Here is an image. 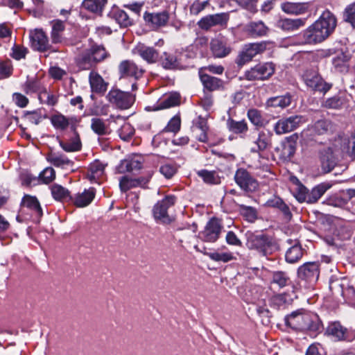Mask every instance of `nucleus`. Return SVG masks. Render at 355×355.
Masks as SVG:
<instances>
[{
	"label": "nucleus",
	"mask_w": 355,
	"mask_h": 355,
	"mask_svg": "<svg viewBox=\"0 0 355 355\" xmlns=\"http://www.w3.org/2000/svg\"><path fill=\"white\" fill-rule=\"evenodd\" d=\"M337 25L335 15L325 10L319 19L305 29L302 35V44H316L327 39L334 31Z\"/></svg>",
	"instance_id": "f257e3e1"
},
{
	"label": "nucleus",
	"mask_w": 355,
	"mask_h": 355,
	"mask_svg": "<svg viewBox=\"0 0 355 355\" xmlns=\"http://www.w3.org/2000/svg\"><path fill=\"white\" fill-rule=\"evenodd\" d=\"M285 322L287 326L296 331H307L314 336L323 329L319 316L316 313L304 310L292 312L286 317Z\"/></svg>",
	"instance_id": "f03ea898"
},
{
	"label": "nucleus",
	"mask_w": 355,
	"mask_h": 355,
	"mask_svg": "<svg viewBox=\"0 0 355 355\" xmlns=\"http://www.w3.org/2000/svg\"><path fill=\"white\" fill-rule=\"evenodd\" d=\"M245 237L247 248L257 250L263 256L270 255L277 250L275 240L263 232L248 231Z\"/></svg>",
	"instance_id": "7ed1b4c3"
},
{
	"label": "nucleus",
	"mask_w": 355,
	"mask_h": 355,
	"mask_svg": "<svg viewBox=\"0 0 355 355\" xmlns=\"http://www.w3.org/2000/svg\"><path fill=\"white\" fill-rule=\"evenodd\" d=\"M118 71L121 78H132L134 79L135 81L132 83V91L137 89V80L143 77L146 72L143 67L130 60L121 61L119 64Z\"/></svg>",
	"instance_id": "20e7f679"
},
{
	"label": "nucleus",
	"mask_w": 355,
	"mask_h": 355,
	"mask_svg": "<svg viewBox=\"0 0 355 355\" xmlns=\"http://www.w3.org/2000/svg\"><path fill=\"white\" fill-rule=\"evenodd\" d=\"M302 78L306 85L314 92L326 94L332 87V84L327 83L316 71L312 69L306 70Z\"/></svg>",
	"instance_id": "39448f33"
},
{
	"label": "nucleus",
	"mask_w": 355,
	"mask_h": 355,
	"mask_svg": "<svg viewBox=\"0 0 355 355\" xmlns=\"http://www.w3.org/2000/svg\"><path fill=\"white\" fill-rule=\"evenodd\" d=\"M177 198L173 195L166 196L162 200L158 201L153 207V215L155 220L162 223H169L171 218L168 214L169 207L176 202Z\"/></svg>",
	"instance_id": "423d86ee"
},
{
	"label": "nucleus",
	"mask_w": 355,
	"mask_h": 355,
	"mask_svg": "<svg viewBox=\"0 0 355 355\" xmlns=\"http://www.w3.org/2000/svg\"><path fill=\"white\" fill-rule=\"evenodd\" d=\"M223 225L218 218H211L206 224L203 230L199 232L198 237L207 243H215L220 237Z\"/></svg>",
	"instance_id": "0eeeda50"
},
{
	"label": "nucleus",
	"mask_w": 355,
	"mask_h": 355,
	"mask_svg": "<svg viewBox=\"0 0 355 355\" xmlns=\"http://www.w3.org/2000/svg\"><path fill=\"white\" fill-rule=\"evenodd\" d=\"M275 65L272 62L258 64L245 72V78L248 80H265L275 73Z\"/></svg>",
	"instance_id": "6e6552de"
},
{
	"label": "nucleus",
	"mask_w": 355,
	"mask_h": 355,
	"mask_svg": "<svg viewBox=\"0 0 355 355\" xmlns=\"http://www.w3.org/2000/svg\"><path fill=\"white\" fill-rule=\"evenodd\" d=\"M266 49L265 43H250L245 45L239 52L235 62L239 67H243L250 62L257 55L263 53Z\"/></svg>",
	"instance_id": "1a4fd4ad"
},
{
	"label": "nucleus",
	"mask_w": 355,
	"mask_h": 355,
	"mask_svg": "<svg viewBox=\"0 0 355 355\" xmlns=\"http://www.w3.org/2000/svg\"><path fill=\"white\" fill-rule=\"evenodd\" d=\"M106 98L111 103L123 110L130 107L135 101V96L118 89H112L108 92Z\"/></svg>",
	"instance_id": "9d476101"
},
{
	"label": "nucleus",
	"mask_w": 355,
	"mask_h": 355,
	"mask_svg": "<svg viewBox=\"0 0 355 355\" xmlns=\"http://www.w3.org/2000/svg\"><path fill=\"white\" fill-rule=\"evenodd\" d=\"M169 13L166 10L157 12H146L144 19L146 25L154 31L165 27L169 21Z\"/></svg>",
	"instance_id": "9b49d317"
},
{
	"label": "nucleus",
	"mask_w": 355,
	"mask_h": 355,
	"mask_svg": "<svg viewBox=\"0 0 355 355\" xmlns=\"http://www.w3.org/2000/svg\"><path fill=\"white\" fill-rule=\"evenodd\" d=\"M230 16L228 13L222 12L215 15H209L202 17L198 22V26L205 31L209 30L214 26L226 27Z\"/></svg>",
	"instance_id": "f8f14e48"
},
{
	"label": "nucleus",
	"mask_w": 355,
	"mask_h": 355,
	"mask_svg": "<svg viewBox=\"0 0 355 355\" xmlns=\"http://www.w3.org/2000/svg\"><path fill=\"white\" fill-rule=\"evenodd\" d=\"M304 121L302 116H291L279 119L274 126L277 135H283L293 131Z\"/></svg>",
	"instance_id": "ddd939ff"
},
{
	"label": "nucleus",
	"mask_w": 355,
	"mask_h": 355,
	"mask_svg": "<svg viewBox=\"0 0 355 355\" xmlns=\"http://www.w3.org/2000/svg\"><path fill=\"white\" fill-rule=\"evenodd\" d=\"M298 277L312 284L320 276V266L318 262H308L301 266L297 270Z\"/></svg>",
	"instance_id": "4468645a"
},
{
	"label": "nucleus",
	"mask_w": 355,
	"mask_h": 355,
	"mask_svg": "<svg viewBox=\"0 0 355 355\" xmlns=\"http://www.w3.org/2000/svg\"><path fill=\"white\" fill-rule=\"evenodd\" d=\"M50 121L56 130H65L70 128L72 131L76 130V127L80 121L76 116L67 117L58 112L51 115Z\"/></svg>",
	"instance_id": "2eb2a0df"
},
{
	"label": "nucleus",
	"mask_w": 355,
	"mask_h": 355,
	"mask_svg": "<svg viewBox=\"0 0 355 355\" xmlns=\"http://www.w3.org/2000/svg\"><path fill=\"white\" fill-rule=\"evenodd\" d=\"M234 180L240 188L245 191H254L259 186L258 182L248 171L243 168H239L236 171Z\"/></svg>",
	"instance_id": "dca6fc26"
},
{
	"label": "nucleus",
	"mask_w": 355,
	"mask_h": 355,
	"mask_svg": "<svg viewBox=\"0 0 355 355\" xmlns=\"http://www.w3.org/2000/svg\"><path fill=\"white\" fill-rule=\"evenodd\" d=\"M30 39L32 47L40 52L51 50L49 37L42 29H35L30 32Z\"/></svg>",
	"instance_id": "f3484780"
},
{
	"label": "nucleus",
	"mask_w": 355,
	"mask_h": 355,
	"mask_svg": "<svg viewBox=\"0 0 355 355\" xmlns=\"http://www.w3.org/2000/svg\"><path fill=\"white\" fill-rule=\"evenodd\" d=\"M60 96L61 94L58 87H52L49 89L44 87L38 95V100L41 104L53 107L58 105Z\"/></svg>",
	"instance_id": "a211bd4d"
},
{
	"label": "nucleus",
	"mask_w": 355,
	"mask_h": 355,
	"mask_svg": "<svg viewBox=\"0 0 355 355\" xmlns=\"http://www.w3.org/2000/svg\"><path fill=\"white\" fill-rule=\"evenodd\" d=\"M249 141L250 152L260 153L270 146L271 137L264 131H259L257 137H249Z\"/></svg>",
	"instance_id": "6ab92c4d"
},
{
	"label": "nucleus",
	"mask_w": 355,
	"mask_h": 355,
	"mask_svg": "<svg viewBox=\"0 0 355 355\" xmlns=\"http://www.w3.org/2000/svg\"><path fill=\"white\" fill-rule=\"evenodd\" d=\"M334 123L328 119H320L309 126L304 132L310 137L323 135L334 131Z\"/></svg>",
	"instance_id": "aec40b11"
},
{
	"label": "nucleus",
	"mask_w": 355,
	"mask_h": 355,
	"mask_svg": "<svg viewBox=\"0 0 355 355\" xmlns=\"http://www.w3.org/2000/svg\"><path fill=\"white\" fill-rule=\"evenodd\" d=\"M199 77L203 85V92L211 93L224 89V81L220 78L211 76L202 70L199 71Z\"/></svg>",
	"instance_id": "412c9836"
},
{
	"label": "nucleus",
	"mask_w": 355,
	"mask_h": 355,
	"mask_svg": "<svg viewBox=\"0 0 355 355\" xmlns=\"http://www.w3.org/2000/svg\"><path fill=\"white\" fill-rule=\"evenodd\" d=\"M326 334L331 336L336 341H351L348 330L339 322H330L327 329Z\"/></svg>",
	"instance_id": "4be33fe9"
},
{
	"label": "nucleus",
	"mask_w": 355,
	"mask_h": 355,
	"mask_svg": "<svg viewBox=\"0 0 355 355\" xmlns=\"http://www.w3.org/2000/svg\"><path fill=\"white\" fill-rule=\"evenodd\" d=\"M107 164L98 159L94 160L88 167L87 178L92 183H100L105 176V168Z\"/></svg>",
	"instance_id": "5701e85b"
},
{
	"label": "nucleus",
	"mask_w": 355,
	"mask_h": 355,
	"mask_svg": "<svg viewBox=\"0 0 355 355\" xmlns=\"http://www.w3.org/2000/svg\"><path fill=\"white\" fill-rule=\"evenodd\" d=\"M95 196V189L90 187L88 189H84L83 192H78L71 196V203L78 208L85 207L91 204Z\"/></svg>",
	"instance_id": "b1692460"
},
{
	"label": "nucleus",
	"mask_w": 355,
	"mask_h": 355,
	"mask_svg": "<svg viewBox=\"0 0 355 355\" xmlns=\"http://www.w3.org/2000/svg\"><path fill=\"white\" fill-rule=\"evenodd\" d=\"M133 53L139 55L148 64H155L159 60V51L144 44H137L133 49Z\"/></svg>",
	"instance_id": "393cba45"
},
{
	"label": "nucleus",
	"mask_w": 355,
	"mask_h": 355,
	"mask_svg": "<svg viewBox=\"0 0 355 355\" xmlns=\"http://www.w3.org/2000/svg\"><path fill=\"white\" fill-rule=\"evenodd\" d=\"M162 67L165 69L175 70L182 69L184 65L182 63V58L168 52H164L159 55V60Z\"/></svg>",
	"instance_id": "a878e982"
},
{
	"label": "nucleus",
	"mask_w": 355,
	"mask_h": 355,
	"mask_svg": "<svg viewBox=\"0 0 355 355\" xmlns=\"http://www.w3.org/2000/svg\"><path fill=\"white\" fill-rule=\"evenodd\" d=\"M149 182V178L140 177L132 178L128 175L123 176L119 180V187L122 192H126L128 190L136 188H145Z\"/></svg>",
	"instance_id": "bb28decb"
},
{
	"label": "nucleus",
	"mask_w": 355,
	"mask_h": 355,
	"mask_svg": "<svg viewBox=\"0 0 355 355\" xmlns=\"http://www.w3.org/2000/svg\"><path fill=\"white\" fill-rule=\"evenodd\" d=\"M89 82L92 92L103 95L107 89L108 83L96 71H92L89 75Z\"/></svg>",
	"instance_id": "cd10ccee"
},
{
	"label": "nucleus",
	"mask_w": 355,
	"mask_h": 355,
	"mask_svg": "<svg viewBox=\"0 0 355 355\" xmlns=\"http://www.w3.org/2000/svg\"><path fill=\"white\" fill-rule=\"evenodd\" d=\"M296 150V138L294 136L287 137L282 143L280 158L284 161H288L294 155Z\"/></svg>",
	"instance_id": "c85d7f7f"
},
{
	"label": "nucleus",
	"mask_w": 355,
	"mask_h": 355,
	"mask_svg": "<svg viewBox=\"0 0 355 355\" xmlns=\"http://www.w3.org/2000/svg\"><path fill=\"white\" fill-rule=\"evenodd\" d=\"M51 39L53 44H60L64 40L65 30L64 22L60 19H53L51 21Z\"/></svg>",
	"instance_id": "c756f323"
},
{
	"label": "nucleus",
	"mask_w": 355,
	"mask_h": 355,
	"mask_svg": "<svg viewBox=\"0 0 355 355\" xmlns=\"http://www.w3.org/2000/svg\"><path fill=\"white\" fill-rule=\"evenodd\" d=\"M347 105L346 96L341 93L328 98L322 103V106L326 109L341 110L346 107Z\"/></svg>",
	"instance_id": "7c9ffc66"
},
{
	"label": "nucleus",
	"mask_w": 355,
	"mask_h": 355,
	"mask_svg": "<svg viewBox=\"0 0 355 355\" xmlns=\"http://www.w3.org/2000/svg\"><path fill=\"white\" fill-rule=\"evenodd\" d=\"M209 130L207 121L202 116H199L193 123V131L196 135L197 139L205 143L207 141V132Z\"/></svg>",
	"instance_id": "2f4dec72"
},
{
	"label": "nucleus",
	"mask_w": 355,
	"mask_h": 355,
	"mask_svg": "<svg viewBox=\"0 0 355 355\" xmlns=\"http://www.w3.org/2000/svg\"><path fill=\"white\" fill-rule=\"evenodd\" d=\"M180 103V96L178 93H170L164 95L157 102L154 110L167 109L176 105Z\"/></svg>",
	"instance_id": "473e14b6"
},
{
	"label": "nucleus",
	"mask_w": 355,
	"mask_h": 355,
	"mask_svg": "<svg viewBox=\"0 0 355 355\" xmlns=\"http://www.w3.org/2000/svg\"><path fill=\"white\" fill-rule=\"evenodd\" d=\"M309 8V3L285 2L282 3V10L289 15H302L306 13Z\"/></svg>",
	"instance_id": "72a5a7b5"
},
{
	"label": "nucleus",
	"mask_w": 355,
	"mask_h": 355,
	"mask_svg": "<svg viewBox=\"0 0 355 355\" xmlns=\"http://www.w3.org/2000/svg\"><path fill=\"white\" fill-rule=\"evenodd\" d=\"M46 160L55 167L64 168L71 166L73 164V161L69 159L66 155L60 153L51 152L46 155Z\"/></svg>",
	"instance_id": "f704fd0d"
},
{
	"label": "nucleus",
	"mask_w": 355,
	"mask_h": 355,
	"mask_svg": "<svg viewBox=\"0 0 355 355\" xmlns=\"http://www.w3.org/2000/svg\"><path fill=\"white\" fill-rule=\"evenodd\" d=\"M268 30V28L261 21H251L245 26V31L252 37L265 36Z\"/></svg>",
	"instance_id": "c9c22d12"
},
{
	"label": "nucleus",
	"mask_w": 355,
	"mask_h": 355,
	"mask_svg": "<svg viewBox=\"0 0 355 355\" xmlns=\"http://www.w3.org/2000/svg\"><path fill=\"white\" fill-rule=\"evenodd\" d=\"M21 204L24 207L30 209L32 214L37 219H40L42 216V209L36 197L25 195L22 199Z\"/></svg>",
	"instance_id": "e433bc0d"
},
{
	"label": "nucleus",
	"mask_w": 355,
	"mask_h": 355,
	"mask_svg": "<svg viewBox=\"0 0 355 355\" xmlns=\"http://www.w3.org/2000/svg\"><path fill=\"white\" fill-rule=\"evenodd\" d=\"M306 19H281L277 21V27L286 31H295L304 26Z\"/></svg>",
	"instance_id": "4c0bfd02"
},
{
	"label": "nucleus",
	"mask_w": 355,
	"mask_h": 355,
	"mask_svg": "<svg viewBox=\"0 0 355 355\" xmlns=\"http://www.w3.org/2000/svg\"><path fill=\"white\" fill-rule=\"evenodd\" d=\"M90 127L92 131L99 136L108 135L112 132L110 123L106 120L98 117L91 119Z\"/></svg>",
	"instance_id": "58836bf2"
},
{
	"label": "nucleus",
	"mask_w": 355,
	"mask_h": 355,
	"mask_svg": "<svg viewBox=\"0 0 355 355\" xmlns=\"http://www.w3.org/2000/svg\"><path fill=\"white\" fill-rule=\"evenodd\" d=\"M50 189L53 199L60 202L71 203V196L67 189L58 184H53L50 187Z\"/></svg>",
	"instance_id": "ea45409f"
},
{
	"label": "nucleus",
	"mask_w": 355,
	"mask_h": 355,
	"mask_svg": "<svg viewBox=\"0 0 355 355\" xmlns=\"http://www.w3.org/2000/svg\"><path fill=\"white\" fill-rule=\"evenodd\" d=\"M211 50L216 58H223L229 55L232 51L227 43L220 39H214L211 42Z\"/></svg>",
	"instance_id": "a19ab883"
},
{
	"label": "nucleus",
	"mask_w": 355,
	"mask_h": 355,
	"mask_svg": "<svg viewBox=\"0 0 355 355\" xmlns=\"http://www.w3.org/2000/svg\"><path fill=\"white\" fill-rule=\"evenodd\" d=\"M141 159L140 157H135L122 160L118 166V171L119 173L132 172L135 170L141 168Z\"/></svg>",
	"instance_id": "79ce46f5"
},
{
	"label": "nucleus",
	"mask_w": 355,
	"mask_h": 355,
	"mask_svg": "<svg viewBox=\"0 0 355 355\" xmlns=\"http://www.w3.org/2000/svg\"><path fill=\"white\" fill-rule=\"evenodd\" d=\"M337 142L340 144V150L349 157H355V130L349 137H342Z\"/></svg>",
	"instance_id": "37998d69"
},
{
	"label": "nucleus",
	"mask_w": 355,
	"mask_h": 355,
	"mask_svg": "<svg viewBox=\"0 0 355 355\" xmlns=\"http://www.w3.org/2000/svg\"><path fill=\"white\" fill-rule=\"evenodd\" d=\"M291 103V96L290 94H286L284 96H279L275 97H271L267 100L266 105L267 107H273L284 109L289 106Z\"/></svg>",
	"instance_id": "c03bdc74"
},
{
	"label": "nucleus",
	"mask_w": 355,
	"mask_h": 355,
	"mask_svg": "<svg viewBox=\"0 0 355 355\" xmlns=\"http://www.w3.org/2000/svg\"><path fill=\"white\" fill-rule=\"evenodd\" d=\"M338 286L340 289L341 295L345 299V302L349 304H355V288L348 284H337L334 283L332 287Z\"/></svg>",
	"instance_id": "a18cd8bd"
},
{
	"label": "nucleus",
	"mask_w": 355,
	"mask_h": 355,
	"mask_svg": "<svg viewBox=\"0 0 355 355\" xmlns=\"http://www.w3.org/2000/svg\"><path fill=\"white\" fill-rule=\"evenodd\" d=\"M329 188L330 185L327 183L318 184L311 191H309L306 202L309 204L317 202Z\"/></svg>",
	"instance_id": "49530a36"
},
{
	"label": "nucleus",
	"mask_w": 355,
	"mask_h": 355,
	"mask_svg": "<svg viewBox=\"0 0 355 355\" xmlns=\"http://www.w3.org/2000/svg\"><path fill=\"white\" fill-rule=\"evenodd\" d=\"M293 182L294 184V187L292 189V192L294 197L300 202H306L309 189L296 178H294Z\"/></svg>",
	"instance_id": "de8ad7c7"
},
{
	"label": "nucleus",
	"mask_w": 355,
	"mask_h": 355,
	"mask_svg": "<svg viewBox=\"0 0 355 355\" xmlns=\"http://www.w3.org/2000/svg\"><path fill=\"white\" fill-rule=\"evenodd\" d=\"M110 17L114 19L120 26L128 27L132 24V19L123 10L114 8L110 12Z\"/></svg>",
	"instance_id": "09e8293b"
},
{
	"label": "nucleus",
	"mask_w": 355,
	"mask_h": 355,
	"mask_svg": "<svg viewBox=\"0 0 355 355\" xmlns=\"http://www.w3.org/2000/svg\"><path fill=\"white\" fill-rule=\"evenodd\" d=\"M75 137L70 140L60 141V146L66 152H76L81 149L82 144L80 137L76 132L73 131Z\"/></svg>",
	"instance_id": "8fccbe9b"
},
{
	"label": "nucleus",
	"mask_w": 355,
	"mask_h": 355,
	"mask_svg": "<svg viewBox=\"0 0 355 355\" xmlns=\"http://www.w3.org/2000/svg\"><path fill=\"white\" fill-rule=\"evenodd\" d=\"M227 125L230 132L241 136L245 135L248 130V123L245 120L238 121L229 119L227 121Z\"/></svg>",
	"instance_id": "3c124183"
},
{
	"label": "nucleus",
	"mask_w": 355,
	"mask_h": 355,
	"mask_svg": "<svg viewBox=\"0 0 355 355\" xmlns=\"http://www.w3.org/2000/svg\"><path fill=\"white\" fill-rule=\"evenodd\" d=\"M107 2V0H84L82 8L90 12L100 14Z\"/></svg>",
	"instance_id": "603ef678"
},
{
	"label": "nucleus",
	"mask_w": 355,
	"mask_h": 355,
	"mask_svg": "<svg viewBox=\"0 0 355 355\" xmlns=\"http://www.w3.org/2000/svg\"><path fill=\"white\" fill-rule=\"evenodd\" d=\"M349 58L345 53H339L332 60L335 69L340 73H346L349 69Z\"/></svg>",
	"instance_id": "864d4df0"
},
{
	"label": "nucleus",
	"mask_w": 355,
	"mask_h": 355,
	"mask_svg": "<svg viewBox=\"0 0 355 355\" xmlns=\"http://www.w3.org/2000/svg\"><path fill=\"white\" fill-rule=\"evenodd\" d=\"M271 275V284H277L279 288H284L291 282L290 277L286 272L273 271Z\"/></svg>",
	"instance_id": "5fc2aeb1"
},
{
	"label": "nucleus",
	"mask_w": 355,
	"mask_h": 355,
	"mask_svg": "<svg viewBox=\"0 0 355 355\" xmlns=\"http://www.w3.org/2000/svg\"><path fill=\"white\" fill-rule=\"evenodd\" d=\"M248 117L254 125L259 128L264 127L268 123L261 112L257 109H250L248 111Z\"/></svg>",
	"instance_id": "6e6d98bb"
},
{
	"label": "nucleus",
	"mask_w": 355,
	"mask_h": 355,
	"mask_svg": "<svg viewBox=\"0 0 355 355\" xmlns=\"http://www.w3.org/2000/svg\"><path fill=\"white\" fill-rule=\"evenodd\" d=\"M44 87L40 80L35 78L27 80L23 85L22 89L26 94L37 93L38 96Z\"/></svg>",
	"instance_id": "4d7b16f0"
},
{
	"label": "nucleus",
	"mask_w": 355,
	"mask_h": 355,
	"mask_svg": "<svg viewBox=\"0 0 355 355\" xmlns=\"http://www.w3.org/2000/svg\"><path fill=\"white\" fill-rule=\"evenodd\" d=\"M241 215L248 222L254 223L258 216V212L254 207L244 205H237Z\"/></svg>",
	"instance_id": "13d9d810"
},
{
	"label": "nucleus",
	"mask_w": 355,
	"mask_h": 355,
	"mask_svg": "<svg viewBox=\"0 0 355 355\" xmlns=\"http://www.w3.org/2000/svg\"><path fill=\"white\" fill-rule=\"evenodd\" d=\"M303 255V250L300 245H294L286 253V261L291 263L298 261Z\"/></svg>",
	"instance_id": "bf43d9fd"
},
{
	"label": "nucleus",
	"mask_w": 355,
	"mask_h": 355,
	"mask_svg": "<svg viewBox=\"0 0 355 355\" xmlns=\"http://www.w3.org/2000/svg\"><path fill=\"white\" fill-rule=\"evenodd\" d=\"M197 174L205 183L217 184L220 182V178L215 171L203 169L197 171Z\"/></svg>",
	"instance_id": "052dcab7"
},
{
	"label": "nucleus",
	"mask_w": 355,
	"mask_h": 355,
	"mask_svg": "<svg viewBox=\"0 0 355 355\" xmlns=\"http://www.w3.org/2000/svg\"><path fill=\"white\" fill-rule=\"evenodd\" d=\"M97 62L93 59V55L89 51L84 53L79 62L80 67L84 70H88L94 67Z\"/></svg>",
	"instance_id": "680f3d73"
},
{
	"label": "nucleus",
	"mask_w": 355,
	"mask_h": 355,
	"mask_svg": "<svg viewBox=\"0 0 355 355\" xmlns=\"http://www.w3.org/2000/svg\"><path fill=\"white\" fill-rule=\"evenodd\" d=\"M178 165L175 163H166L159 168V172L167 179L171 178L178 171Z\"/></svg>",
	"instance_id": "e2e57ef3"
},
{
	"label": "nucleus",
	"mask_w": 355,
	"mask_h": 355,
	"mask_svg": "<svg viewBox=\"0 0 355 355\" xmlns=\"http://www.w3.org/2000/svg\"><path fill=\"white\" fill-rule=\"evenodd\" d=\"M181 127V119L179 115L174 116L168 123L166 126L163 129L165 132L177 133Z\"/></svg>",
	"instance_id": "0e129e2a"
},
{
	"label": "nucleus",
	"mask_w": 355,
	"mask_h": 355,
	"mask_svg": "<svg viewBox=\"0 0 355 355\" xmlns=\"http://www.w3.org/2000/svg\"><path fill=\"white\" fill-rule=\"evenodd\" d=\"M55 178V171L52 167H46L39 175V180L44 184H49Z\"/></svg>",
	"instance_id": "69168bd1"
},
{
	"label": "nucleus",
	"mask_w": 355,
	"mask_h": 355,
	"mask_svg": "<svg viewBox=\"0 0 355 355\" xmlns=\"http://www.w3.org/2000/svg\"><path fill=\"white\" fill-rule=\"evenodd\" d=\"M90 52L93 55V59H94L97 63L104 60L108 56L105 49L103 46H93L90 49Z\"/></svg>",
	"instance_id": "338daca9"
},
{
	"label": "nucleus",
	"mask_w": 355,
	"mask_h": 355,
	"mask_svg": "<svg viewBox=\"0 0 355 355\" xmlns=\"http://www.w3.org/2000/svg\"><path fill=\"white\" fill-rule=\"evenodd\" d=\"M345 20L355 28V2L348 5L344 12Z\"/></svg>",
	"instance_id": "774afa93"
}]
</instances>
